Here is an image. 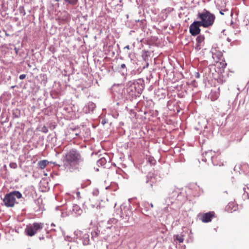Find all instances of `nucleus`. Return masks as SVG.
<instances>
[{"instance_id":"nucleus-1","label":"nucleus","mask_w":249,"mask_h":249,"mask_svg":"<svg viewBox=\"0 0 249 249\" xmlns=\"http://www.w3.org/2000/svg\"><path fill=\"white\" fill-rule=\"evenodd\" d=\"M197 16L198 18L200 19L198 21L201 26L205 28L212 26L215 19V16L206 10L201 13H198Z\"/></svg>"},{"instance_id":"nucleus-2","label":"nucleus","mask_w":249,"mask_h":249,"mask_svg":"<svg viewBox=\"0 0 249 249\" xmlns=\"http://www.w3.org/2000/svg\"><path fill=\"white\" fill-rule=\"evenodd\" d=\"M66 160L71 164H78L84 160L78 151L71 149L66 154Z\"/></svg>"},{"instance_id":"nucleus-3","label":"nucleus","mask_w":249,"mask_h":249,"mask_svg":"<svg viewBox=\"0 0 249 249\" xmlns=\"http://www.w3.org/2000/svg\"><path fill=\"white\" fill-rule=\"evenodd\" d=\"M22 197L21 194L18 191H13L5 195L3 202L7 207H12L14 206L16 198L19 199Z\"/></svg>"},{"instance_id":"nucleus-4","label":"nucleus","mask_w":249,"mask_h":249,"mask_svg":"<svg viewBox=\"0 0 249 249\" xmlns=\"http://www.w3.org/2000/svg\"><path fill=\"white\" fill-rule=\"evenodd\" d=\"M43 227V224L34 223L33 224H29L27 226L25 230V233L30 236L34 235L37 231L42 229Z\"/></svg>"},{"instance_id":"nucleus-5","label":"nucleus","mask_w":249,"mask_h":249,"mask_svg":"<svg viewBox=\"0 0 249 249\" xmlns=\"http://www.w3.org/2000/svg\"><path fill=\"white\" fill-rule=\"evenodd\" d=\"M200 26H201V25L198 21H194L190 26V32L191 35L193 36L198 35L200 32Z\"/></svg>"},{"instance_id":"nucleus-6","label":"nucleus","mask_w":249,"mask_h":249,"mask_svg":"<svg viewBox=\"0 0 249 249\" xmlns=\"http://www.w3.org/2000/svg\"><path fill=\"white\" fill-rule=\"evenodd\" d=\"M211 52L213 59H215L217 61L222 58L223 53L217 48L213 47L211 50Z\"/></svg>"},{"instance_id":"nucleus-7","label":"nucleus","mask_w":249,"mask_h":249,"mask_svg":"<svg viewBox=\"0 0 249 249\" xmlns=\"http://www.w3.org/2000/svg\"><path fill=\"white\" fill-rule=\"evenodd\" d=\"M214 155L215 152L212 150L207 151L203 154L204 159H203L202 160L204 161H206L207 160H210L213 161V159Z\"/></svg>"},{"instance_id":"nucleus-8","label":"nucleus","mask_w":249,"mask_h":249,"mask_svg":"<svg viewBox=\"0 0 249 249\" xmlns=\"http://www.w3.org/2000/svg\"><path fill=\"white\" fill-rule=\"evenodd\" d=\"M213 216L212 213H207L202 215L201 220L204 222H209L211 221V218Z\"/></svg>"},{"instance_id":"nucleus-9","label":"nucleus","mask_w":249,"mask_h":249,"mask_svg":"<svg viewBox=\"0 0 249 249\" xmlns=\"http://www.w3.org/2000/svg\"><path fill=\"white\" fill-rule=\"evenodd\" d=\"M73 211L77 215H80L83 213V210L77 205H74L73 206Z\"/></svg>"},{"instance_id":"nucleus-10","label":"nucleus","mask_w":249,"mask_h":249,"mask_svg":"<svg viewBox=\"0 0 249 249\" xmlns=\"http://www.w3.org/2000/svg\"><path fill=\"white\" fill-rule=\"evenodd\" d=\"M82 238L83 240V243L84 245H87L89 244V235L88 234L86 233L84 234L82 237Z\"/></svg>"},{"instance_id":"nucleus-11","label":"nucleus","mask_w":249,"mask_h":249,"mask_svg":"<svg viewBox=\"0 0 249 249\" xmlns=\"http://www.w3.org/2000/svg\"><path fill=\"white\" fill-rule=\"evenodd\" d=\"M88 107L89 108V109L87 110L86 109L87 108V107H85V111L86 113L89 112L90 111H92L94 108L95 107V105L93 103H89L88 105Z\"/></svg>"},{"instance_id":"nucleus-12","label":"nucleus","mask_w":249,"mask_h":249,"mask_svg":"<svg viewBox=\"0 0 249 249\" xmlns=\"http://www.w3.org/2000/svg\"><path fill=\"white\" fill-rule=\"evenodd\" d=\"M47 163H48V161L46 160H42L38 162L39 168L41 169H43L46 166Z\"/></svg>"},{"instance_id":"nucleus-13","label":"nucleus","mask_w":249,"mask_h":249,"mask_svg":"<svg viewBox=\"0 0 249 249\" xmlns=\"http://www.w3.org/2000/svg\"><path fill=\"white\" fill-rule=\"evenodd\" d=\"M204 40V36H199L196 38V41L198 43H201Z\"/></svg>"},{"instance_id":"nucleus-14","label":"nucleus","mask_w":249,"mask_h":249,"mask_svg":"<svg viewBox=\"0 0 249 249\" xmlns=\"http://www.w3.org/2000/svg\"><path fill=\"white\" fill-rule=\"evenodd\" d=\"M175 237L176 239L177 240L179 243H182L184 241V238L181 235H177Z\"/></svg>"},{"instance_id":"nucleus-15","label":"nucleus","mask_w":249,"mask_h":249,"mask_svg":"<svg viewBox=\"0 0 249 249\" xmlns=\"http://www.w3.org/2000/svg\"><path fill=\"white\" fill-rule=\"evenodd\" d=\"M217 64L223 69H224L227 66V64L225 61H222L220 63L217 62Z\"/></svg>"},{"instance_id":"nucleus-16","label":"nucleus","mask_w":249,"mask_h":249,"mask_svg":"<svg viewBox=\"0 0 249 249\" xmlns=\"http://www.w3.org/2000/svg\"><path fill=\"white\" fill-rule=\"evenodd\" d=\"M65 1L68 2L71 4H75L76 3L78 0H64Z\"/></svg>"},{"instance_id":"nucleus-17","label":"nucleus","mask_w":249,"mask_h":249,"mask_svg":"<svg viewBox=\"0 0 249 249\" xmlns=\"http://www.w3.org/2000/svg\"><path fill=\"white\" fill-rule=\"evenodd\" d=\"M9 166L13 169H16L17 167V164L15 162H11L9 164Z\"/></svg>"},{"instance_id":"nucleus-18","label":"nucleus","mask_w":249,"mask_h":249,"mask_svg":"<svg viewBox=\"0 0 249 249\" xmlns=\"http://www.w3.org/2000/svg\"><path fill=\"white\" fill-rule=\"evenodd\" d=\"M75 232L76 235L79 236L80 237H81L82 235L83 234V232L81 231H77Z\"/></svg>"},{"instance_id":"nucleus-19","label":"nucleus","mask_w":249,"mask_h":249,"mask_svg":"<svg viewBox=\"0 0 249 249\" xmlns=\"http://www.w3.org/2000/svg\"><path fill=\"white\" fill-rule=\"evenodd\" d=\"M26 74H23L19 76V79L21 80L24 79L26 77Z\"/></svg>"},{"instance_id":"nucleus-20","label":"nucleus","mask_w":249,"mask_h":249,"mask_svg":"<svg viewBox=\"0 0 249 249\" xmlns=\"http://www.w3.org/2000/svg\"><path fill=\"white\" fill-rule=\"evenodd\" d=\"M42 131L44 133H47L48 132V129L44 126L42 128Z\"/></svg>"},{"instance_id":"nucleus-21","label":"nucleus","mask_w":249,"mask_h":249,"mask_svg":"<svg viewBox=\"0 0 249 249\" xmlns=\"http://www.w3.org/2000/svg\"><path fill=\"white\" fill-rule=\"evenodd\" d=\"M121 67L122 68H124L125 67V65L124 64H122L121 65Z\"/></svg>"},{"instance_id":"nucleus-22","label":"nucleus","mask_w":249,"mask_h":249,"mask_svg":"<svg viewBox=\"0 0 249 249\" xmlns=\"http://www.w3.org/2000/svg\"><path fill=\"white\" fill-rule=\"evenodd\" d=\"M232 205V204H231V203H230V204L228 205V208H227V209H228V211H230V210H229V208H230L231 206V205Z\"/></svg>"},{"instance_id":"nucleus-23","label":"nucleus","mask_w":249,"mask_h":249,"mask_svg":"<svg viewBox=\"0 0 249 249\" xmlns=\"http://www.w3.org/2000/svg\"><path fill=\"white\" fill-rule=\"evenodd\" d=\"M124 49H129V46L128 45L127 46H126L125 47H124Z\"/></svg>"},{"instance_id":"nucleus-24","label":"nucleus","mask_w":249,"mask_h":249,"mask_svg":"<svg viewBox=\"0 0 249 249\" xmlns=\"http://www.w3.org/2000/svg\"><path fill=\"white\" fill-rule=\"evenodd\" d=\"M70 237H66V240H68V241H70Z\"/></svg>"},{"instance_id":"nucleus-25","label":"nucleus","mask_w":249,"mask_h":249,"mask_svg":"<svg viewBox=\"0 0 249 249\" xmlns=\"http://www.w3.org/2000/svg\"><path fill=\"white\" fill-rule=\"evenodd\" d=\"M150 206H151V207L152 208H153V204H152V203H151V204H150Z\"/></svg>"},{"instance_id":"nucleus-26","label":"nucleus","mask_w":249,"mask_h":249,"mask_svg":"<svg viewBox=\"0 0 249 249\" xmlns=\"http://www.w3.org/2000/svg\"><path fill=\"white\" fill-rule=\"evenodd\" d=\"M220 14H222V15H223V14H224V13H223L222 11H220Z\"/></svg>"},{"instance_id":"nucleus-27","label":"nucleus","mask_w":249,"mask_h":249,"mask_svg":"<svg viewBox=\"0 0 249 249\" xmlns=\"http://www.w3.org/2000/svg\"><path fill=\"white\" fill-rule=\"evenodd\" d=\"M51 226H54L55 225H54V224L53 223H52V224H51Z\"/></svg>"},{"instance_id":"nucleus-28","label":"nucleus","mask_w":249,"mask_h":249,"mask_svg":"<svg viewBox=\"0 0 249 249\" xmlns=\"http://www.w3.org/2000/svg\"><path fill=\"white\" fill-rule=\"evenodd\" d=\"M197 77H199V74H197Z\"/></svg>"}]
</instances>
